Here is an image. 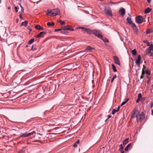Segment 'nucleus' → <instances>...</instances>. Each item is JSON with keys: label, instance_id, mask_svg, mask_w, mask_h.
<instances>
[{"label": "nucleus", "instance_id": "58", "mask_svg": "<svg viewBox=\"0 0 153 153\" xmlns=\"http://www.w3.org/2000/svg\"><path fill=\"white\" fill-rule=\"evenodd\" d=\"M19 19H16V23H17L18 22V21H19Z\"/></svg>", "mask_w": 153, "mask_h": 153}, {"label": "nucleus", "instance_id": "7", "mask_svg": "<svg viewBox=\"0 0 153 153\" xmlns=\"http://www.w3.org/2000/svg\"><path fill=\"white\" fill-rule=\"evenodd\" d=\"M34 133H35V132L34 131H33L32 132H31L28 134L25 133L21 135L20 136V137H28L32 135Z\"/></svg>", "mask_w": 153, "mask_h": 153}, {"label": "nucleus", "instance_id": "17", "mask_svg": "<svg viewBox=\"0 0 153 153\" xmlns=\"http://www.w3.org/2000/svg\"><path fill=\"white\" fill-rule=\"evenodd\" d=\"M35 28L36 29H37V30H44V29L42 27H41V26H40V25H36V26H35Z\"/></svg>", "mask_w": 153, "mask_h": 153}, {"label": "nucleus", "instance_id": "13", "mask_svg": "<svg viewBox=\"0 0 153 153\" xmlns=\"http://www.w3.org/2000/svg\"><path fill=\"white\" fill-rule=\"evenodd\" d=\"M132 25L133 30L135 31L136 34H137L138 32V30L136 27V25L134 24Z\"/></svg>", "mask_w": 153, "mask_h": 153}, {"label": "nucleus", "instance_id": "56", "mask_svg": "<svg viewBox=\"0 0 153 153\" xmlns=\"http://www.w3.org/2000/svg\"><path fill=\"white\" fill-rule=\"evenodd\" d=\"M151 108H152L153 107V102H152L151 103Z\"/></svg>", "mask_w": 153, "mask_h": 153}, {"label": "nucleus", "instance_id": "52", "mask_svg": "<svg viewBox=\"0 0 153 153\" xmlns=\"http://www.w3.org/2000/svg\"><path fill=\"white\" fill-rule=\"evenodd\" d=\"M76 143L79 144V140H77L76 142Z\"/></svg>", "mask_w": 153, "mask_h": 153}, {"label": "nucleus", "instance_id": "3", "mask_svg": "<svg viewBox=\"0 0 153 153\" xmlns=\"http://www.w3.org/2000/svg\"><path fill=\"white\" fill-rule=\"evenodd\" d=\"M139 112L138 110L136 109H134L132 112L131 117L132 118H134L135 117H136V120L138 122V114H139Z\"/></svg>", "mask_w": 153, "mask_h": 153}, {"label": "nucleus", "instance_id": "51", "mask_svg": "<svg viewBox=\"0 0 153 153\" xmlns=\"http://www.w3.org/2000/svg\"><path fill=\"white\" fill-rule=\"evenodd\" d=\"M146 68V66H145L144 65H143V68L142 70H143L145 71L144 70Z\"/></svg>", "mask_w": 153, "mask_h": 153}, {"label": "nucleus", "instance_id": "1", "mask_svg": "<svg viewBox=\"0 0 153 153\" xmlns=\"http://www.w3.org/2000/svg\"><path fill=\"white\" fill-rule=\"evenodd\" d=\"M60 11L58 8H56L49 11L48 10L46 14L49 16H54L60 14Z\"/></svg>", "mask_w": 153, "mask_h": 153}, {"label": "nucleus", "instance_id": "49", "mask_svg": "<svg viewBox=\"0 0 153 153\" xmlns=\"http://www.w3.org/2000/svg\"><path fill=\"white\" fill-rule=\"evenodd\" d=\"M19 17L20 19H23V18L22 17V14H20L19 15Z\"/></svg>", "mask_w": 153, "mask_h": 153}, {"label": "nucleus", "instance_id": "11", "mask_svg": "<svg viewBox=\"0 0 153 153\" xmlns=\"http://www.w3.org/2000/svg\"><path fill=\"white\" fill-rule=\"evenodd\" d=\"M119 13L122 16H123L125 13V11L124 8L121 7L119 10Z\"/></svg>", "mask_w": 153, "mask_h": 153}, {"label": "nucleus", "instance_id": "39", "mask_svg": "<svg viewBox=\"0 0 153 153\" xmlns=\"http://www.w3.org/2000/svg\"><path fill=\"white\" fill-rule=\"evenodd\" d=\"M59 22L60 23L61 25L65 24V22L62 21L61 20H60Z\"/></svg>", "mask_w": 153, "mask_h": 153}, {"label": "nucleus", "instance_id": "43", "mask_svg": "<svg viewBox=\"0 0 153 153\" xmlns=\"http://www.w3.org/2000/svg\"><path fill=\"white\" fill-rule=\"evenodd\" d=\"M28 23V22L27 21H25V25L24 26H26L27 25V24Z\"/></svg>", "mask_w": 153, "mask_h": 153}, {"label": "nucleus", "instance_id": "26", "mask_svg": "<svg viewBox=\"0 0 153 153\" xmlns=\"http://www.w3.org/2000/svg\"><path fill=\"white\" fill-rule=\"evenodd\" d=\"M129 139H126L123 142V145L125 146L127 143H128Z\"/></svg>", "mask_w": 153, "mask_h": 153}, {"label": "nucleus", "instance_id": "48", "mask_svg": "<svg viewBox=\"0 0 153 153\" xmlns=\"http://www.w3.org/2000/svg\"><path fill=\"white\" fill-rule=\"evenodd\" d=\"M25 25V22H22L20 25L21 26H22L24 25Z\"/></svg>", "mask_w": 153, "mask_h": 153}, {"label": "nucleus", "instance_id": "63", "mask_svg": "<svg viewBox=\"0 0 153 153\" xmlns=\"http://www.w3.org/2000/svg\"><path fill=\"white\" fill-rule=\"evenodd\" d=\"M27 47V45H26V47Z\"/></svg>", "mask_w": 153, "mask_h": 153}, {"label": "nucleus", "instance_id": "28", "mask_svg": "<svg viewBox=\"0 0 153 153\" xmlns=\"http://www.w3.org/2000/svg\"><path fill=\"white\" fill-rule=\"evenodd\" d=\"M145 73V71L142 70V75L140 77V79H143L144 77V75Z\"/></svg>", "mask_w": 153, "mask_h": 153}, {"label": "nucleus", "instance_id": "45", "mask_svg": "<svg viewBox=\"0 0 153 153\" xmlns=\"http://www.w3.org/2000/svg\"><path fill=\"white\" fill-rule=\"evenodd\" d=\"M18 8L17 7H15V11L16 13H17L18 11Z\"/></svg>", "mask_w": 153, "mask_h": 153}, {"label": "nucleus", "instance_id": "60", "mask_svg": "<svg viewBox=\"0 0 153 153\" xmlns=\"http://www.w3.org/2000/svg\"><path fill=\"white\" fill-rule=\"evenodd\" d=\"M8 9H10V7H9L8 8Z\"/></svg>", "mask_w": 153, "mask_h": 153}, {"label": "nucleus", "instance_id": "32", "mask_svg": "<svg viewBox=\"0 0 153 153\" xmlns=\"http://www.w3.org/2000/svg\"><path fill=\"white\" fill-rule=\"evenodd\" d=\"M143 42L144 43H146L147 44V46H150V44H149V42L148 41L146 40H144L143 41Z\"/></svg>", "mask_w": 153, "mask_h": 153}, {"label": "nucleus", "instance_id": "46", "mask_svg": "<svg viewBox=\"0 0 153 153\" xmlns=\"http://www.w3.org/2000/svg\"><path fill=\"white\" fill-rule=\"evenodd\" d=\"M77 146V144L76 143H74V144L73 145V147H76Z\"/></svg>", "mask_w": 153, "mask_h": 153}, {"label": "nucleus", "instance_id": "44", "mask_svg": "<svg viewBox=\"0 0 153 153\" xmlns=\"http://www.w3.org/2000/svg\"><path fill=\"white\" fill-rule=\"evenodd\" d=\"M119 147L120 148V149H121V150H122L123 149V145L122 144H120L119 146Z\"/></svg>", "mask_w": 153, "mask_h": 153}, {"label": "nucleus", "instance_id": "55", "mask_svg": "<svg viewBox=\"0 0 153 153\" xmlns=\"http://www.w3.org/2000/svg\"><path fill=\"white\" fill-rule=\"evenodd\" d=\"M147 1L149 3H150L151 2V0H147Z\"/></svg>", "mask_w": 153, "mask_h": 153}, {"label": "nucleus", "instance_id": "14", "mask_svg": "<svg viewBox=\"0 0 153 153\" xmlns=\"http://www.w3.org/2000/svg\"><path fill=\"white\" fill-rule=\"evenodd\" d=\"M127 20V21L128 22V23L129 24H130L131 25H132L133 24H134V23L133 22L131 21V18H130V17H128L127 18V19H126Z\"/></svg>", "mask_w": 153, "mask_h": 153}, {"label": "nucleus", "instance_id": "38", "mask_svg": "<svg viewBox=\"0 0 153 153\" xmlns=\"http://www.w3.org/2000/svg\"><path fill=\"white\" fill-rule=\"evenodd\" d=\"M36 50H37V48H36L34 47L33 46H32V48H31L32 50L33 51H35Z\"/></svg>", "mask_w": 153, "mask_h": 153}, {"label": "nucleus", "instance_id": "21", "mask_svg": "<svg viewBox=\"0 0 153 153\" xmlns=\"http://www.w3.org/2000/svg\"><path fill=\"white\" fill-rule=\"evenodd\" d=\"M100 39L101 40H102L104 42H108V39H106L105 38H104L103 37V36H102V38H101Z\"/></svg>", "mask_w": 153, "mask_h": 153}, {"label": "nucleus", "instance_id": "62", "mask_svg": "<svg viewBox=\"0 0 153 153\" xmlns=\"http://www.w3.org/2000/svg\"><path fill=\"white\" fill-rule=\"evenodd\" d=\"M61 33H63V32L62 31V32H61Z\"/></svg>", "mask_w": 153, "mask_h": 153}, {"label": "nucleus", "instance_id": "31", "mask_svg": "<svg viewBox=\"0 0 153 153\" xmlns=\"http://www.w3.org/2000/svg\"><path fill=\"white\" fill-rule=\"evenodd\" d=\"M145 73L146 74H147L148 75H150V74H151L150 71L149 70H145Z\"/></svg>", "mask_w": 153, "mask_h": 153}, {"label": "nucleus", "instance_id": "12", "mask_svg": "<svg viewBox=\"0 0 153 153\" xmlns=\"http://www.w3.org/2000/svg\"><path fill=\"white\" fill-rule=\"evenodd\" d=\"M144 117V113L143 112H142L140 114H138V120H140L143 119Z\"/></svg>", "mask_w": 153, "mask_h": 153}, {"label": "nucleus", "instance_id": "20", "mask_svg": "<svg viewBox=\"0 0 153 153\" xmlns=\"http://www.w3.org/2000/svg\"><path fill=\"white\" fill-rule=\"evenodd\" d=\"M96 36L100 39H101V38H102V33L100 31L98 33H97V35Z\"/></svg>", "mask_w": 153, "mask_h": 153}, {"label": "nucleus", "instance_id": "42", "mask_svg": "<svg viewBox=\"0 0 153 153\" xmlns=\"http://www.w3.org/2000/svg\"><path fill=\"white\" fill-rule=\"evenodd\" d=\"M141 99V98H139V97H138L136 101V102L137 103L139 102L140 101Z\"/></svg>", "mask_w": 153, "mask_h": 153}, {"label": "nucleus", "instance_id": "8", "mask_svg": "<svg viewBox=\"0 0 153 153\" xmlns=\"http://www.w3.org/2000/svg\"><path fill=\"white\" fill-rule=\"evenodd\" d=\"M113 58L114 62L119 65H120V60L116 56H114Z\"/></svg>", "mask_w": 153, "mask_h": 153}, {"label": "nucleus", "instance_id": "27", "mask_svg": "<svg viewBox=\"0 0 153 153\" xmlns=\"http://www.w3.org/2000/svg\"><path fill=\"white\" fill-rule=\"evenodd\" d=\"M34 39H32L30 40L28 42V44H32L34 41Z\"/></svg>", "mask_w": 153, "mask_h": 153}, {"label": "nucleus", "instance_id": "47", "mask_svg": "<svg viewBox=\"0 0 153 153\" xmlns=\"http://www.w3.org/2000/svg\"><path fill=\"white\" fill-rule=\"evenodd\" d=\"M27 29L30 31H31V28L30 27V26H28L27 27Z\"/></svg>", "mask_w": 153, "mask_h": 153}, {"label": "nucleus", "instance_id": "59", "mask_svg": "<svg viewBox=\"0 0 153 153\" xmlns=\"http://www.w3.org/2000/svg\"><path fill=\"white\" fill-rule=\"evenodd\" d=\"M149 75H147V78H148V79H149V78H150V77H149Z\"/></svg>", "mask_w": 153, "mask_h": 153}, {"label": "nucleus", "instance_id": "29", "mask_svg": "<svg viewBox=\"0 0 153 153\" xmlns=\"http://www.w3.org/2000/svg\"><path fill=\"white\" fill-rule=\"evenodd\" d=\"M131 52L133 55H136V51L135 49H134L131 51Z\"/></svg>", "mask_w": 153, "mask_h": 153}, {"label": "nucleus", "instance_id": "15", "mask_svg": "<svg viewBox=\"0 0 153 153\" xmlns=\"http://www.w3.org/2000/svg\"><path fill=\"white\" fill-rule=\"evenodd\" d=\"M132 144L131 143L129 144L125 148V150L127 151L128 150V149L131 147Z\"/></svg>", "mask_w": 153, "mask_h": 153}, {"label": "nucleus", "instance_id": "34", "mask_svg": "<svg viewBox=\"0 0 153 153\" xmlns=\"http://www.w3.org/2000/svg\"><path fill=\"white\" fill-rule=\"evenodd\" d=\"M152 32V31L151 29H148L146 31L147 34H149L150 33Z\"/></svg>", "mask_w": 153, "mask_h": 153}, {"label": "nucleus", "instance_id": "33", "mask_svg": "<svg viewBox=\"0 0 153 153\" xmlns=\"http://www.w3.org/2000/svg\"><path fill=\"white\" fill-rule=\"evenodd\" d=\"M62 29L64 30H69L70 29L69 28H66V27L65 26H64L63 27H62Z\"/></svg>", "mask_w": 153, "mask_h": 153}, {"label": "nucleus", "instance_id": "64", "mask_svg": "<svg viewBox=\"0 0 153 153\" xmlns=\"http://www.w3.org/2000/svg\"><path fill=\"white\" fill-rule=\"evenodd\" d=\"M1 0H0V3H1Z\"/></svg>", "mask_w": 153, "mask_h": 153}, {"label": "nucleus", "instance_id": "5", "mask_svg": "<svg viewBox=\"0 0 153 153\" xmlns=\"http://www.w3.org/2000/svg\"><path fill=\"white\" fill-rule=\"evenodd\" d=\"M104 11L105 14L107 15L111 16L112 12L111 9L109 7H105Z\"/></svg>", "mask_w": 153, "mask_h": 153}, {"label": "nucleus", "instance_id": "50", "mask_svg": "<svg viewBox=\"0 0 153 153\" xmlns=\"http://www.w3.org/2000/svg\"><path fill=\"white\" fill-rule=\"evenodd\" d=\"M150 78H149L148 80L147 81V83L148 84H149L150 82Z\"/></svg>", "mask_w": 153, "mask_h": 153}, {"label": "nucleus", "instance_id": "53", "mask_svg": "<svg viewBox=\"0 0 153 153\" xmlns=\"http://www.w3.org/2000/svg\"><path fill=\"white\" fill-rule=\"evenodd\" d=\"M120 106H118L117 109V111H119V109H120Z\"/></svg>", "mask_w": 153, "mask_h": 153}, {"label": "nucleus", "instance_id": "30", "mask_svg": "<svg viewBox=\"0 0 153 153\" xmlns=\"http://www.w3.org/2000/svg\"><path fill=\"white\" fill-rule=\"evenodd\" d=\"M117 78V76L116 75H114L113 77L111 80V83H112L114 81V79Z\"/></svg>", "mask_w": 153, "mask_h": 153}, {"label": "nucleus", "instance_id": "57", "mask_svg": "<svg viewBox=\"0 0 153 153\" xmlns=\"http://www.w3.org/2000/svg\"><path fill=\"white\" fill-rule=\"evenodd\" d=\"M69 30H71V31H72V30H74V29H71V28H70V29H69Z\"/></svg>", "mask_w": 153, "mask_h": 153}, {"label": "nucleus", "instance_id": "24", "mask_svg": "<svg viewBox=\"0 0 153 153\" xmlns=\"http://www.w3.org/2000/svg\"><path fill=\"white\" fill-rule=\"evenodd\" d=\"M99 32V31H98L94 30H93L92 33L94 34L96 36L97 33H98Z\"/></svg>", "mask_w": 153, "mask_h": 153}, {"label": "nucleus", "instance_id": "36", "mask_svg": "<svg viewBox=\"0 0 153 153\" xmlns=\"http://www.w3.org/2000/svg\"><path fill=\"white\" fill-rule=\"evenodd\" d=\"M110 3L112 4H115L117 3H119V2H112L111 1H110Z\"/></svg>", "mask_w": 153, "mask_h": 153}, {"label": "nucleus", "instance_id": "18", "mask_svg": "<svg viewBox=\"0 0 153 153\" xmlns=\"http://www.w3.org/2000/svg\"><path fill=\"white\" fill-rule=\"evenodd\" d=\"M54 25V23L53 22H51V23L48 22L47 23V25L48 26H53Z\"/></svg>", "mask_w": 153, "mask_h": 153}, {"label": "nucleus", "instance_id": "16", "mask_svg": "<svg viewBox=\"0 0 153 153\" xmlns=\"http://www.w3.org/2000/svg\"><path fill=\"white\" fill-rule=\"evenodd\" d=\"M94 49V48H92V47H91L90 46H88L86 47L85 50L86 51H88L91 52V51L92 50Z\"/></svg>", "mask_w": 153, "mask_h": 153}, {"label": "nucleus", "instance_id": "2", "mask_svg": "<svg viewBox=\"0 0 153 153\" xmlns=\"http://www.w3.org/2000/svg\"><path fill=\"white\" fill-rule=\"evenodd\" d=\"M153 45L151 44L150 46L147 49L146 54L150 56H152L153 55Z\"/></svg>", "mask_w": 153, "mask_h": 153}, {"label": "nucleus", "instance_id": "4", "mask_svg": "<svg viewBox=\"0 0 153 153\" xmlns=\"http://www.w3.org/2000/svg\"><path fill=\"white\" fill-rule=\"evenodd\" d=\"M143 17L140 16H139L136 17V22L138 24H141L143 21Z\"/></svg>", "mask_w": 153, "mask_h": 153}, {"label": "nucleus", "instance_id": "54", "mask_svg": "<svg viewBox=\"0 0 153 153\" xmlns=\"http://www.w3.org/2000/svg\"><path fill=\"white\" fill-rule=\"evenodd\" d=\"M111 117V116H110V115L109 116H108V119H107L105 120V121H106L107 120H108V119H109V118H110V117Z\"/></svg>", "mask_w": 153, "mask_h": 153}, {"label": "nucleus", "instance_id": "35", "mask_svg": "<svg viewBox=\"0 0 153 153\" xmlns=\"http://www.w3.org/2000/svg\"><path fill=\"white\" fill-rule=\"evenodd\" d=\"M118 111H117V110H115V109H113L112 112L111 114H114L116 112H117Z\"/></svg>", "mask_w": 153, "mask_h": 153}, {"label": "nucleus", "instance_id": "41", "mask_svg": "<svg viewBox=\"0 0 153 153\" xmlns=\"http://www.w3.org/2000/svg\"><path fill=\"white\" fill-rule=\"evenodd\" d=\"M138 97H139V98H142V94L141 93H140L138 95Z\"/></svg>", "mask_w": 153, "mask_h": 153}, {"label": "nucleus", "instance_id": "22", "mask_svg": "<svg viewBox=\"0 0 153 153\" xmlns=\"http://www.w3.org/2000/svg\"><path fill=\"white\" fill-rule=\"evenodd\" d=\"M112 69L114 72H116L117 71L116 67L113 64H112Z\"/></svg>", "mask_w": 153, "mask_h": 153}, {"label": "nucleus", "instance_id": "23", "mask_svg": "<svg viewBox=\"0 0 153 153\" xmlns=\"http://www.w3.org/2000/svg\"><path fill=\"white\" fill-rule=\"evenodd\" d=\"M151 11V9L149 8H147L146 10H145V13H149Z\"/></svg>", "mask_w": 153, "mask_h": 153}, {"label": "nucleus", "instance_id": "10", "mask_svg": "<svg viewBox=\"0 0 153 153\" xmlns=\"http://www.w3.org/2000/svg\"><path fill=\"white\" fill-rule=\"evenodd\" d=\"M45 34V32H41L36 36V38H42L44 37V35Z\"/></svg>", "mask_w": 153, "mask_h": 153}, {"label": "nucleus", "instance_id": "37", "mask_svg": "<svg viewBox=\"0 0 153 153\" xmlns=\"http://www.w3.org/2000/svg\"><path fill=\"white\" fill-rule=\"evenodd\" d=\"M19 4H20V6L21 8V11L22 12H23L24 11V8L21 5L20 3Z\"/></svg>", "mask_w": 153, "mask_h": 153}, {"label": "nucleus", "instance_id": "9", "mask_svg": "<svg viewBox=\"0 0 153 153\" xmlns=\"http://www.w3.org/2000/svg\"><path fill=\"white\" fill-rule=\"evenodd\" d=\"M141 57L140 55L138 56L137 59L136 60L135 63L137 66H139L141 62Z\"/></svg>", "mask_w": 153, "mask_h": 153}, {"label": "nucleus", "instance_id": "6", "mask_svg": "<svg viewBox=\"0 0 153 153\" xmlns=\"http://www.w3.org/2000/svg\"><path fill=\"white\" fill-rule=\"evenodd\" d=\"M79 28L82 29L83 31L87 32L89 34H92L93 30H91L86 28L82 27H79Z\"/></svg>", "mask_w": 153, "mask_h": 153}, {"label": "nucleus", "instance_id": "61", "mask_svg": "<svg viewBox=\"0 0 153 153\" xmlns=\"http://www.w3.org/2000/svg\"><path fill=\"white\" fill-rule=\"evenodd\" d=\"M124 152V151H122L121 152V153H123Z\"/></svg>", "mask_w": 153, "mask_h": 153}, {"label": "nucleus", "instance_id": "40", "mask_svg": "<svg viewBox=\"0 0 153 153\" xmlns=\"http://www.w3.org/2000/svg\"><path fill=\"white\" fill-rule=\"evenodd\" d=\"M62 31V29H56L54 30L55 32H57L58 31Z\"/></svg>", "mask_w": 153, "mask_h": 153}, {"label": "nucleus", "instance_id": "19", "mask_svg": "<svg viewBox=\"0 0 153 153\" xmlns=\"http://www.w3.org/2000/svg\"><path fill=\"white\" fill-rule=\"evenodd\" d=\"M129 99L127 98L126 99V100H124V101L120 105L121 106H122L123 105H124V104H125L128 100Z\"/></svg>", "mask_w": 153, "mask_h": 153}, {"label": "nucleus", "instance_id": "25", "mask_svg": "<svg viewBox=\"0 0 153 153\" xmlns=\"http://www.w3.org/2000/svg\"><path fill=\"white\" fill-rule=\"evenodd\" d=\"M99 32V31H98L94 30H93L92 33L94 34L96 36L97 33H98Z\"/></svg>", "mask_w": 153, "mask_h": 153}]
</instances>
